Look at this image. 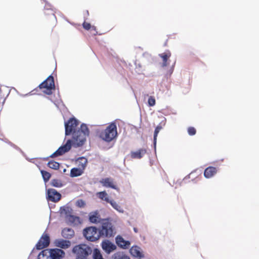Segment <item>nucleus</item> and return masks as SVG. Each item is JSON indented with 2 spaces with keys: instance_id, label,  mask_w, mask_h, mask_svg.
Returning a JSON list of instances; mask_svg holds the SVG:
<instances>
[{
  "instance_id": "f257e3e1",
  "label": "nucleus",
  "mask_w": 259,
  "mask_h": 259,
  "mask_svg": "<svg viewBox=\"0 0 259 259\" xmlns=\"http://www.w3.org/2000/svg\"><path fill=\"white\" fill-rule=\"evenodd\" d=\"M78 122L75 118H70L68 122H65V135L72 134L73 144L76 147L82 146L86 141L87 137L89 136L90 131L85 124L82 123L79 129L76 130Z\"/></svg>"
},
{
  "instance_id": "f03ea898",
  "label": "nucleus",
  "mask_w": 259,
  "mask_h": 259,
  "mask_svg": "<svg viewBox=\"0 0 259 259\" xmlns=\"http://www.w3.org/2000/svg\"><path fill=\"white\" fill-rule=\"evenodd\" d=\"M117 136V126L114 122L110 123L106 129L99 133V137L107 142L112 141Z\"/></svg>"
},
{
  "instance_id": "7ed1b4c3",
  "label": "nucleus",
  "mask_w": 259,
  "mask_h": 259,
  "mask_svg": "<svg viewBox=\"0 0 259 259\" xmlns=\"http://www.w3.org/2000/svg\"><path fill=\"white\" fill-rule=\"evenodd\" d=\"M100 237L110 238L115 234V228L109 219H104L101 223V227L99 230Z\"/></svg>"
},
{
  "instance_id": "20e7f679",
  "label": "nucleus",
  "mask_w": 259,
  "mask_h": 259,
  "mask_svg": "<svg viewBox=\"0 0 259 259\" xmlns=\"http://www.w3.org/2000/svg\"><path fill=\"white\" fill-rule=\"evenodd\" d=\"M72 252L76 255V259H89L88 257L92 252V248L84 244L75 246Z\"/></svg>"
},
{
  "instance_id": "39448f33",
  "label": "nucleus",
  "mask_w": 259,
  "mask_h": 259,
  "mask_svg": "<svg viewBox=\"0 0 259 259\" xmlns=\"http://www.w3.org/2000/svg\"><path fill=\"white\" fill-rule=\"evenodd\" d=\"M83 234L87 240L92 242L96 241L101 237L99 231L96 227L85 228L83 230Z\"/></svg>"
},
{
  "instance_id": "423d86ee",
  "label": "nucleus",
  "mask_w": 259,
  "mask_h": 259,
  "mask_svg": "<svg viewBox=\"0 0 259 259\" xmlns=\"http://www.w3.org/2000/svg\"><path fill=\"white\" fill-rule=\"evenodd\" d=\"M38 87L40 89H44L43 92L47 95H51L52 90L55 89V83L54 77L50 75L45 81L40 83Z\"/></svg>"
},
{
  "instance_id": "0eeeda50",
  "label": "nucleus",
  "mask_w": 259,
  "mask_h": 259,
  "mask_svg": "<svg viewBox=\"0 0 259 259\" xmlns=\"http://www.w3.org/2000/svg\"><path fill=\"white\" fill-rule=\"evenodd\" d=\"M72 145L76 147L73 144L72 138V140H67L66 143L65 145L59 147L56 151H55L51 155V157L54 158L58 156L62 155L63 154L70 150Z\"/></svg>"
},
{
  "instance_id": "6e6552de",
  "label": "nucleus",
  "mask_w": 259,
  "mask_h": 259,
  "mask_svg": "<svg viewBox=\"0 0 259 259\" xmlns=\"http://www.w3.org/2000/svg\"><path fill=\"white\" fill-rule=\"evenodd\" d=\"M72 145L76 147L73 144L72 138V140H67L66 143L65 145L59 147L56 151H55L51 155V157L54 158L58 156L62 155L63 154L70 150Z\"/></svg>"
},
{
  "instance_id": "1a4fd4ad",
  "label": "nucleus",
  "mask_w": 259,
  "mask_h": 259,
  "mask_svg": "<svg viewBox=\"0 0 259 259\" xmlns=\"http://www.w3.org/2000/svg\"><path fill=\"white\" fill-rule=\"evenodd\" d=\"M47 198L50 201L57 202L61 199V195L55 189L50 188L47 190Z\"/></svg>"
},
{
  "instance_id": "9d476101",
  "label": "nucleus",
  "mask_w": 259,
  "mask_h": 259,
  "mask_svg": "<svg viewBox=\"0 0 259 259\" xmlns=\"http://www.w3.org/2000/svg\"><path fill=\"white\" fill-rule=\"evenodd\" d=\"M50 242V238L48 234L44 233L36 244V248L40 250L48 247Z\"/></svg>"
},
{
  "instance_id": "9b49d317",
  "label": "nucleus",
  "mask_w": 259,
  "mask_h": 259,
  "mask_svg": "<svg viewBox=\"0 0 259 259\" xmlns=\"http://www.w3.org/2000/svg\"><path fill=\"white\" fill-rule=\"evenodd\" d=\"M51 259H62L65 255L63 250L59 248L49 249Z\"/></svg>"
},
{
  "instance_id": "f8f14e48",
  "label": "nucleus",
  "mask_w": 259,
  "mask_h": 259,
  "mask_svg": "<svg viewBox=\"0 0 259 259\" xmlns=\"http://www.w3.org/2000/svg\"><path fill=\"white\" fill-rule=\"evenodd\" d=\"M100 183L103 186L106 188H111L115 190H117L118 188L114 181V180L111 178H106L102 179L100 181Z\"/></svg>"
},
{
  "instance_id": "ddd939ff",
  "label": "nucleus",
  "mask_w": 259,
  "mask_h": 259,
  "mask_svg": "<svg viewBox=\"0 0 259 259\" xmlns=\"http://www.w3.org/2000/svg\"><path fill=\"white\" fill-rule=\"evenodd\" d=\"M55 245L62 249L68 248L71 246V242L62 239H56L54 241Z\"/></svg>"
},
{
  "instance_id": "4468645a",
  "label": "nucleus",
  "mask_w": 259,
  "mask_h": 259,
  "mask_svg": "<svg viewBox=\"0 0 259 259\" xmlns=\"http://www.w3.org/2000/svg\"><path fill=\"white\" fill-rule=\"evenodd\" d=\"M116 242L118 246L125 249L128 248L130 247V242L128 241H125L120 236H117L116 237Z\"/></svg>"
},
{
  "instance_id": "2eb2a0df",
  "label": "nucleus",
  "mask_w": 259,
  "mask_h": 259,
  "mask_svg": "<svg viewBox=\"0 0 259 259\" xmlns=\"http://www.w3.org/2000/svg\"><path fill=\"white\" fill-rule=\"evenodd\" d=\"M218 172V169L213 166L207 167L204 171V176L206 178H210L214 176Z\"/></svg>"
},
{
  "instance_id": "dca6fc26",
  "label": "nucleus",
  "mask_w": 259,
  "mask_h": 259,
  "mask_svg": "<svg viewBox=\"0 0 259 259\" xmlns=\"http://www.w3.org/2000/svg\"><path fill=\"white\" fill-rule=\"evenodd\" d=\"M66 220L70 224L73 225H77L81 224L80 218L73 215L66 214Z\"/></svg>"
},
{
  "instance_id": "f3484780",
  "label": "nucleus",
  "mask_w": 259,
  "mask_h": 259,
  "mask_svg": "<svg viewBox=\"0 0 259 259\" xmlns=\"http://www.w3.org/2000/svg\"><path fill=\"white\" fill-rule=\"evenodd\" d=\"M146 153L145 149H140L136 151H132L131 153V157L133 159H140Z\"/></svg>"
},
{
  "instance_id": "a211bd4d",
  "label": "nucleus",
  "mask_w": 259,
  "mask_h": 259,
  "mask_svg": "<svg viewBox=\"0 0 259 259\" xmlns=\"http://www.w3.org/2000/svg\"><path fill=\"white\" fill-rule=\"evenodd\" d=\"M89 216V221L92 223L97 224L100 221V216L97 211L90 213Z\"/></svg>"
},
{
  "instance_id": "6ab92c4d",
  "label": "nucleus",
  "mask_w": 259,
  "mask_h": 259,
  "mask_svg": "<svg viewBox=\"0 0 259 259\" xmlns=\"http://www.w3.org/2000/svg\"><path fill=\"white\" fill-rule=\"evenodd\" d=\"M62 236L66 239H71L74 236V231L72 229L65 228L62 231Z\"/></svg>"
},
{
  "instance_id": "aec40b11",
  "label": "nucleus",
  "mask_w": 259,
  "mask_h": 259,
  "mask_svg": "<svg viewBox=\"0 0 259 259\" xmlns=\"http://www.w3.org/2000/svg\"><path fill=\"white\" fill-rule=\"evenodd\" d=\"M102 248L107 252H111L116 248V246L109 241H105L102 242Z\"/></svg>"
},
{
  "instance_id": "412c9836",
  "label": "nucleus",
  "mask_w": 259,
  "mask_h": 259,
  "mask_svg": "<svg viewBox=\"0 0 259 259\" xmlns=\"http://www.w3.org/2000/svg\"><path fill=\"white\" fill-rule=\"evenodd\" d=\"M76 163L78 168L84 170L88 163V159L84 157H81L76 160Z\"/></svg>"
},
{
  "instance_id": "4be33fe9",
  "label": "nucleus",
  "mask_w": 259,
  "mask_h": 259,
  "mask_svg": "<svg viewBox=\"0 0 259 259\" xmlns=\"http://www.w3.org/2000/svg\"><path fill=\"white\" fill-rule=\"evenodd\" d=\"M140 248L137 246H134L131 247L130 249L131 254L135 257H141L142 253L140 250Z\"/></svg>"
},
{
  "instance_id": "5701e85b",
  "label": "nucleus",
  "mask_w": 259,
  "mask_h": 259,
  "mask_svg": "<svg viewBox=\"0 0 259 259\" xmlns=\"http://www.w3.org/2000/svg\"><path fill=\"white\" fill-rule=\"evenodd\" d=\"M159 56L162 60V65L163 67L166 66L167 65V61L168 58L170 56V53L169 52H164L162 54L159 55Z\"/></svg>"
},
{
  "instance_id": "b1692460",
  "label": "nucleus",
  "mask_w": 259,
  "mask_h": 259,
  "mask_svg": "<svg viewBox=\"0 0 259 259\" xmlns=\"http://www.w3.org/2000/svg\"><path fill=\"white\" fill-rule=\"evenodd\" d=\"M83 172V170L79 168H73L70 171V176L71 177H76L81 176Z\"/></svg>"
},
{
  "instance_id": "393cba45",
  "label": "nucleus",
  "mask_w": 259,
  "mask_h": 259,
  "mask_svg": "<svg viewBox=\"0 0 259 259\" xmlns=\"http://www.w3.org/2000/svg\"><path fill=\"white\" fill-rule=\"evenodd\" d=\"M97 196L99 198L102 200L106 201V202H108L110 200L108 194L105 191L98 192L97 193Z\"/></svg>"
},
{
  "instance_id": "a878e982",
  "label": "nucleus",
  "mask_w": 259,
  "mask_h": 259,
  "mask_svg": "<svg viewBox=\"0 0 259 259\" xmlns=\"http://www.w3.org/2000/svg\"><path fill=\"white\" fill-rule=\"evenodd\" d=\"M48 166L51 168L58 169L60 167V164L54 160H51L48 163Z\"/></svg>"
},
{
  "instance_id": "bb28decb",
  "label": "nucleus",
  "mask_w": 259,
  "mask_h": 259,
  "mask_svg": "<svg viewBox=\"0 0 259 259\" xmlns=\"http://www.w3.org/2000/svg\"><path fill=\"white\" fill-rule=\"evenodd\" d=\"M51 185L55 187L60 188L63 186V184L61 180L58 179H53L51 181Z\"/></svg>"
},
{
  "instance_id": "cd10ccee",
  "label": "nucleus",
  "mask_w": 259,
  "mask_h": 259,
  "mask_svg": "<svg viewBox=\"0 0 259 259\" xmlns=\"http://www.w3.org/2000/svg\"><path fill=\"white\" fill-rule=\"evenodd\" d=\"M41 174L45 182L49 181L51 177V175L49 172L45 170H41Z\"/></svg>"
},
{
  "instance_id": "c85d7f7f",
  "label": "nucleus",
  "mask_w": 259,
  "mask_h": 259,
  "mask_svg": "<svg viewBox=\"0 0 259 259\" xmlns=\"http://www.w3.org/2000/svg\"><path fill=\"white\" fill-rule=\"evenodd\" d=\"M94 259H104L100 251L98 249H95L93 254Z\"/></svg>"
},
{
  "instance_id": "c756f323",
  "label": "nucleus",
  "mask_w": 259,
  "mask_h": 259,
  "mask_svg": "<svg viewBox=\"0 0 259 259\" xmlns=\"http://www.w3.org/2000/svg\"><path fill=\"white\" fill-rule=\"evenodd\" d=\"M108 203H109L115 209L120 211L121 207L114 200H110Z\"/></svg>"
},
{
  "instance_id": "7c9ffc66",
  "label": "nucleus",
  "mask_w": 259,
  "mask_h": 259,
  "mask_svg": "<svg viewBox=\"0 0 259 259\" xmlns=\"http://www.w3.org/2000/svg\"><path fill=\"white\" fill-rule=\"evenodd\" d=\"M148 105L150 107L155 105L156 101L154 97L150 96L148 100Z\"/></svg>"
},
{
  "instance_id": "2f4dec72",
  "label": "nucleus",
  "mask_w": 259,
  "mask_h": 259,
  "mask_svg": "<svg viewBox=\"0 0 259 259\" xmlns=\"http://www.w3.org/2000/svg\"><path fill=\"white\" fill-rule=\"evenodd\" d=\"M160 131L158 130V129L155 128L154 133V138H153V144L154 147H155L157 141V137Z\"/></svg>"
},
{
  "instance_id": "473e14b6",
  "label": "nucleus",
  "mask_w": 259,
  "mask_h": 259,
  "mask_svg": "<svg viewBox=\"0 0 259 259\" xmlns=\"http://www.w3.org/2000/svg\"><path fill=\"white\" fill-rule=\"evenodd\" d=\"M188 133L190 136H193L196 134V130L194 127H189L188 128Z\"/></svg>"
},
{
  "instance_id": "72a5a7b5",
  "label": "nucleus",
  "mask_w": 259,
  "mask_h": 259,
  "mask_svg": "<svg viewBox=\"0 0 259 259\" xmlns=\"http://www.w3.org/2000/svg\"><path fill=\"white\" fill-rule=\"evenodd\" d=\"M82 26L83 28L87 30H89L92 27L90 23L86 22L83 23Z\"/></svg>"
},
{
  "instance_id": "f704fd0d",
  "label": "nucleus",
  "mask_w": 259,
  "mask_h": 259,
  "mask_svg": "<svg viewBox=\"0 0 259 259\" xmlns=\"http://www.w3.org/2000/svg\"><path fill=\"white\" fill-rule=\"evenodd\" d=\"M115 259H131L128 256L125 255H118L115 256Z\"/></svg>"
},
{
  "instance_id": "c9c22d12",
  "label": "nucleus",
  "mask_w": 259,
  "mask_h": 259,
  "mask_svg": "<svg viewBox=\"0 0 259 259\" xmlns=\"http://www.w3.org/2000/svg\"><path fill=\"white\" fill-rule=\"evenodd\" d=\"M90 30H91V33H92L94 35H96L98 33L96 27L94 26H92V28Z\"/></svg>"
},
{
  "instance_id": "e433bc0d",
  "label": "nucleus",
  "mask_w": 259,
  "mask_h": 259,
  "mask_svg": "<svg viewBox=\"0 0 259 259\" xmlns=\"http://www.w3.org/2000/svg\"><path fill=\"white\" fill-rule=\"evenodd\" d=\"M34 254H35V251L34 250V249H33L32 250L31 252L30 253L28 259H32L33 257H34Z\"/></svg>"
},
{
  "instance_id": "4c0bfd02",
  "label": "nucleus",
  "mask_w": 259,
  "mask_h": 259,
  "mask_svg": "<svg viewBox=\"0 0 259 259\" xmlns=\"http://www.w3.org/2000/svg\"><path fill=\"white\" fill-rule=\"evenodd\" d=\"M49 12H50V13H48L49 14H50L51 15V16L52 17V18H54L55 17V16L54 15V14L53 13V11L52 10H48Z\"/></svg>"
},
{
  "instance_id": "58836bf2",
  "label": "nucleus",
  "mask_w": 259,
  "mask_h": 259,
  "mask_svg": "<svg viewBox=\"0 0 259 259\" xmlns=\"http://www.w3.org/2000/svg\"><path fill=\"white\" fill-rule=\"evenodd\" d=\"M156 129H158V130L160 131L162 129V126L160 125H157L156 128Z\"/></svg>"
},
{
  "instance_id": "ea45409f",
  "label": "nucleus",
  "mask_w": 259,
  "mask_h": 259,
  "mask_svg": "<svg viewBox=\"0 0 259 259\" xmlns=\"http://www.w3.org/2000/svg\"><path fill=\"white\" fill-rule=\"evenodd\" d=\"M134 231L135 233H138V229L137 228H134Z\"/></svg>"
}]
</instances>
